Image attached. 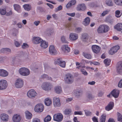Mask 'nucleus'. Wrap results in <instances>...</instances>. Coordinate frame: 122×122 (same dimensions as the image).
Listing matches in <instances>:
<instances>
[{"label":"nucleus","instance_id":"obj_1","mask_svg":"<svg viewBox=\"0 0 122 122\" xmlns=\"http://www.w3.org/2000/svg\"><path fill=\"white\" fill-rule=\"evenodd\" d=\"M109 27L108 25H102L99 26L97 30L99 33H106L109 31Z\"/></svg>","mask_w":122,"mask_h":122},{"label":"nucleus","instance_id":"obj_2","mask_svg":"<svg viewBox=\"0 0 122 122\" xmlns=\"http://www.w3.org/2000/svg\"><path fill=\"white\" fill-rule=\"evenodd\" d=\"M20 74L22 75L27 76L29 74L30 71L27 68L25 67H22L20 68L19 70Z\"/></svg>","mask_w":122,"mask_h":122},{"label":"nucleus","instance_id":"obj_3","mask_svg":"<svg viewBox=\"0 0 122 122\" xmlns=\"http://www.w3.org/2000/svg\"><path fill=\"white\" fill-rule=\"evenodd\" d=\"M66 77L64 79L66 82L68 84L72 83L73 81V78L72 75L70 73L66 74L65 75Z\"/></svg>","mask_w":122,"mask_h":122},{"label":"nucleus","instance_id":"obj_4","mask_svg":"<svg viewBox=\"0 0 122 122\" xmlns=\"http://www.w3.org/2000/svg\"><path fill=\"white\" fill-rule=\"evenodd\" d=\"M41 86L43 89L46 91L50 90L52 87L51 84L47 82L43 83Z\"/></svg>","mask_w":122,"mask_h":122},{"label":"nucleus","instance_id":"obj_5","mask_svg":"<svg viewBox=\"0 0 122 122\" xmlns=\"http://www.w3.org/2000/svg\"><path fill=\"white\" fill-rule=\"evenodd\" d=\"M55 62L62 67L64 68L66 66V62L65 61L62 60L61 58H58L57 59L55 60Z\"/></svg>","mask_w":122,"mask_h":122},{"label":"nucleus","instance_id":"obj_6","mask_svg":"<svg viewBox=\"0 0 122 122\" xmlns=\"http://www.w3.org/2000/svg\"><path fill=\"white\" fill-rule=\"evenodd\" d=\"M63 116L60 113L55 114L53 116V119L54 121L60 122L62 121L63 119Z\"/></svg>","mask_w":122,"mask_h":122},{"label":"nucleus","instance_id":"obj_7","mask_svg":"<svg viewBox=\"0 0 122 122\" xmlns=\"http://www.w3.org/2000/svg\"><path fill=\"white\" fill-rule=\"evenodd\" d=\"M27 95L29 97L33 99L36 96L37 93L34 90L31 89L28 92Z\"/></svg>","mask_w":122,"mask_h":122},{"label":"nucleus","instance_id":"obj_8","mask_svg":"<svg viewBox=\"0 0 122 122\" xmlns=\"http://www.w3.org/2000/svg\"><path fill=\"white\" fill-rule=\"evenodd\" d=\"M7 86V83L6 80L3 79L0 80V90L5 89Z\"/></svg>","mask_w":122,"mask_h":122},{"label":"nucleus","instance_id":"obj_9","mask_svg":"<svg viewBox=\"0 0 122 122\" xmlns=\"http://www.w3.org/2000/svg\"><path fill=\"white\" fill-rule=\"evenodd\" d=\"M44 108V106L42 104H38L35 106V110L36 112H41L43 111Z\"/></svg>","mask_w":122,"mask_h":122},{"label":"nucleus","instance_id":"obj_10","mask_svg":"<svg viewBox=\"0 0 122 122\" xmlns=\"http://www.w3.org/2000/svg\"><path fill=\"white\" fill-rule=\"evenodd\" d=\"M119 49L120 47L119 46H116L111 48L109 52V53L110 54L113 55L117 52Z\"/></svg>","mask_w":122,"mask_h":122},{"label":"nucleus","instance_id":"obj_11","mask_svg":"<svg viewBox=\"0 0 122 122\" xmlns=\"http://www.w3.org/2000/svg\"><path fill=\"white\" fill-rule=\"evenodd\" d=\"M24 85L23 81L22 79H18L17 80L15 83V87L17 88L22 87Z\"/></svg>","mask_w":122,"mask_h":122},{"label":"nucleus","instance_id":"obj_12","mask_svg":"<svg viewBox=\"0 0 122 122\" xmlns=\"http://www.w3.org/2000/svg\"><path fill=\"white\" fill-rule=\"evenodd\" d=\"M117 71L118 73L122 74V61H119L118 62Z\"/></svg>","mask_w":122,"mask_h":122},{"label":"nucleus","instance_id":"obj_13","mask_svg":"<svg viewBox=\"0 0 122 122\" xmlns=\"http://www.w3.org/2000/svg\"><path fill=\"white\" fill-rule=\"evenodd\" d=\"M85 67V66H82L80 65L76 67V68L79 69L82 72V74L85 76L87 75L88 73L86 70L84 69Z\"/></svg>","mask_w":122,"mask_h":122},{"label":"nucleus","instance_id":"obj_14","mask_svg":"<svg viewBox=\"0 0 122 122\" xmlns=\"http://www.w3.org/2000/svg\"><path fill=\"white\" fill-rule=\"evenodd\" d=\"M54 105L55 107H59L61 104L59 98L56 97L53 98Z\"/></svg>","mask_w":122,"mask_h":122},{"label":"nucleus","instance_id":"obj_15","mask_svg":"<svg viewBox=\"0 0 122 122\" xmlns=\"http://www.w3.org/2000/svg\"><path fill=\"white\" fill-rule=\"evenodd\" d=\"M21 118V117L20 115L16 114L13 116L12 120L14 122H20Z\"/></svg>","mask_w":122,"mask_h":122},{"label":"nucleus","instance_id":"obj_16","mask_svg":"<svg viewBox=\"0 0 122 122\" xmlns=\"http://www.w3.org/2000/svg\"><path fill=\"white\" fill-rule=\"evenodd\" d=\"M42 41V40L38 37H34L32 39L33 42L34 44H37L40 43Z\"/></svg>","mask_w":122,"mask_h":122},{"label":"nucleus","instance_id":"obj_17","mask_svg":"<svg viewBox=\"0 0 122 122\" xmlns=\"http://www.w3.org/2000/svg\"><path fill=\"white\" fill-rule=\"evenodd\" d=\"M92 49L93 51L96 53H98L100 51V47L97 46L93 45L92 46Z\"/></svg>","mask_w":122,"mask_h":122},{"label":"nucleus","instance_id":"obj_18","mask_svg":"<svg viewBox=\"0 0 122 122\" xmlns=\"http://www.w3.org/2000/svg\"><path fill=\"white\" fill-rule=\"evenodd\" d=\"M78 35L73 33L70 34L69 36V39L71 41H75L78 38Z\"/></svg>","mask_w":122,"mask_h":122},{"label":"nucleus","instance_id":"obj_19","mask_svg":"<svg viewBox=\"0 0 122 122\" xmlns=\"http://www.w3.org/2000/svg\"><path fill=\"white\" fill-rule=\"evenodd\" d=\"M119 93V90L115 89L113 90L111 92V94L115 98H117Z\"/></svg>","mask_w":122,"mask_h":122},{"label":"nucleus","instance_id":"obj_20","mask_svg":"<svg viewBox=\"0 0 122 122\" xmlns=\"http://www.w3.org/2000/svg\"><path fill=\"white\" fill-rule=\"evenodd\" d=\"M49 53L51 55H55L56 53V51L53 45H51L49 48Z\"/></svg>","mask_w":122,"mask_h":122},{"label":"nucleus","instance_id":"obj_21","mask_svg":"<svg viewBox=\"0 0 122 122\" xmlns=\"http://www.w3.org/2000/svg\"><path fill=\"white\" fill-rule=\"evenodd\" d=\"M114 103L112 102H110L108 105L105 107V109L107 111H109L112 109L113 107Z\"/></svg>","mask_w":122,"mask_h":122},{"label":"nucleus","instance_id":"obj_22","mask_svg":"<svg viewBox=\"0 0 122 122\" xmlns=\"http://www.w3.org/2000/svg\"><path fill=\"white\" fill-rule=\"evenodd\" d=\"M86 9V6L85 4H81L78 5L76 8L77 10L78 11L82 10L84 11Z\"/></svg>","mask_w":122,"mask_h":122},{"label":"nucleus","instance_id":"obj_23","mask_svg":"<svg viewBox=\"0 0 122 122\" xmlns=\"http://www.w3.org/2000/svg\"><path fill=\"white\" fill-rule=\"evenodd\" d=\"M114 29L117 31H122V24L119 23L116 24L114 27Z\"/></svg>","mask_w":122,"mask_h":122},{"label":"nucleus","instance_id":"obj_24","mask_svg":"<svg viewBox=\"0 0 122 122\" xmlns=\"http://www.w3.org/2000/svg\"><path fill=\"white\" fill-rule=\"evenodd\" d=\"M0 118L3 121L6 122L8 119L9 116L5 114L2 113L0 115Z\"/></svg>","mask_w":122,"mask_h":122},{"label":"nucleus","instance_id":"obj_25","mask_svg":"<svg viewBox=\"0 0 122 122\" xmlns=\"http://www.w3.org/2000/svg\"><path fill=\"white\" fill-rule=\"evenodd\" d=\"M41 42L40 46L42 48L45 49L47 47L48 45L47 42L42 40Z\"/></svg>","mask_w":122,"mask_h":122},{"label":"nucleus","instance_id":"obj_26","mask_svg":"<svg viewBox=\"0 0 122 122\" xmlns=\"http://www.w3.org/2000/svg\"><path fill=\"white\" fill-rule=\"evenodd\" d=\"M8 75V72L5 70L1 69L0 70V76L5 77Z\"/></svg>","mask_w":122,"mask_h":122},{"label":"nucleus","instance_id":"obj_27","mask_svg":"<svg viewBox=\"0 0 122 122\" xmlns=\"http://www.w3.org/2000/svg\"><path fill=\"white\" fill-rule=\"evenodd\" d=\"M55 92L57 94L61 93L62 92L61 88V86H57L55 88Z\"/></svg>","mask_w":122,"mask_h":122},{"label":"nucleus","instance_id":"obj_28","mask_svg":"<svg viewBox=\"0 0 122 122\" xmlns=\"http://www.w3.org/2000/svg\"><path fill=\"white\" fill-rule=\"evenodd\" d=\"M76 3V0H72L70 1L66 5V7L67 8L70 7L72 5H74Z\"/></svg>","mask_w":122,"mask_h":122},{"label":"nucleus","instance_id":"obj_29","mask_svg":"<svg viewBox=\"0 0 122 122\" xmlns=\"http://www.w3.org/2000/svg\"><path fill=\"white\" fill-rule=\"evenodd\" d=\"M45 103L46 105L49 106L51 104V101L50 98H47L45 99Z\"/></svg>","mask_w":122,"mask_h":122},{"label":"nucleus","instance_id":"obj_30","mask_svg":"<svg viewBox=\"0 0 122 122\" xmlns=\"http://www.w3.org/2000/svg\"><path fill=\"white\" fill-rule=\"evenodd\" d=\"M82 55L85 58L88 59H90L92 58L91 55L88 53L83 52L82 53Z\"/></svg>","mask_w":122,"mask_h":122},{"label":"nucleus","instance_id":"obj_31","mask_svg":"<svg viewBox=\"0 0 122 122\" xmlns=\"http://www.w3.org/2000/svg\"><path fill=\"white\" fill-rule=\"evenodd\" d=\"M62 49L63 50H65L66 52H69L70 51V48L67 45H63L62 47Z\"/></svg>","mask_w":122,"mask_h":122},{"label":"nucleus","instance_id":"obj_32","mask_svg":"<svg viewBox=\"0 0 122 122\" xmlns=\"http://www.w3.org/2000/svg\"><path fill=\"white\" fill-rule=\"evenodd\" d=\"M107 115L106 114H103L101 116L100 119V122H105Z\"/></svg>","mask_w":122,"mask_h":122},{"label":"nucleus","instance_id":"obj_33","mask_svg":"<svg viewBox=\"0 0 122 122\" xmlns=\"http://www.w3.org/2000/svg\"><path fill=\"white\" fill-rule=\"evenodd\" d=\"M90 19L88 17H87L84 19V21L83 22V24L85 25H87L89 23Z\"/></svg>","mask_w":122,"mask_h":122},{"label":"nucleus","instance_id":"obj_34","mask_svg":"<svg viewBox=\"0 0 122 122\" xmlns=\"http://www.w3.org/2000/svg\"><path fill=\"white\" fill-rule=\"evenodd\" d=\"M26 118L30 119L31 118L32 114L28 111H26L25 112Z\"/></svg>","mask_w":122,"mask_h":122},{"label":"nucleus","instance_id":"obj_35","mask_svg":"<svg viewBox=\"0 0 122 122\" xmlns=\"http://www.w3.org/2000/svg\"><path fill=\"white\" fill-rule=\"evenodd\" d=\"M117 120L118 121L122 122V115L119 112H117Z\"/></svg>","mask_w":122,"mask_h":122},{"label":"nucleus","instance_id":"obj_36","mask_svg":"<svg viewBox=\"0 0 122 122\" xmlns=\"http://www.w3.org/2000/svg\"><path fill=\"white\" fill-rule=\"evenodd\" d=\"M106 3L108 6H111L113 5V3L112 0H106Z\"/></svg>","mask_w":122,"mask_h":122},{"label":"nucleus","instance_id":"obj_37","mask_svg":"<svg viewBox=\"0 0 122 122\" xmlns=\"http://www.w3.org/2000/svg\"><path fill=\"white\" fill-rule=\"evenodd\" d=\"M111 61L110 60L108 59H105L104 61V64L106 66H107L109 65L110 64Z\"/></svg>","mask_w":122,"mask_h":122},{"label":"nucleus","instance_id":"obj_38","mask_svg":"<svg viewBox=\"0 0 122 122\" xmlns=\"http://www.w3.org/2000/svg\"><path fill=\"white\" fill-rule=\"evenodd\" d=\"M14 9L17 12H19L20 10V6L17 4H15L14 5Z\"/></svg>","mask_w":122,"mask_h":122},{"label":"nucleus","instance_id":"obj_39","mask_svg":"<svg viewBox=\"0 0 122 122\" xmlns=\"http://www.w3.org/2000/svg\"><path fill=\"white\" fill-rule=\"evenodd\" d=\"M23 6L25 9L28 11H29L31 8L30 6L29 5H23Z\"/></svg>","mask_w":122,"mask_h":122},{"label":"nucleus","instance_id":"obj_40","mask_svg":"<svg viewBox=\"0 0 122 122\" xmlns=\"http://www.w3.org/2000/svg\"><path fill=\"white\" fill-rule=\"evenodd\" d=\"M122 14H121L120 11L118 10H116L115 12V16L117 18L120 17Z\"/></svg>","mask_w":122,"mask_h":122},{"label":"nucleus","instance_id":"obj_41","mask_svg":"<svg viewBox=\"0 0 122 122\" xmlns=\"http://www.w3.org/2000/svg\"><path fill=\"white\" fill-rule=\"evenodd\" d=\"M51 119V116L49 115H47L44 119L45 122H48L50 121Z\"/></svg>","mask_w":122,"mask_h":122},{"label":"nucleus","instance_id":"obj_42","mask_svg":"<svg viewBox=\"0 0 122 122\" xmlns=\"http://www.w3.org/2000/svg\"><path fill=\"white\" fill-rule=\"evenodd\" d=\"M41 78L42 79H44L46 78V79L48 80L49 79H51V78L50 77H49L46 74H44L41 77Z\"/></svg>","mask_w":122,"mask_h":122},{"label":"nucleus","instance_id":"obj_43","mask_svg":"<svg viewBox=\"0 0 122 122\" xmlns=\"http://www.w3.org/2000/svg\"><path fill=\"white\" fill-rule=\"evenodd\" d=\"M71 110L70 109H66L64 112V113L66 115H68L71 113Z\"/></svg>","mask_w":122,"mask_h":122},{"label":"nucleus","instance_id":"obj_44","mask_svg":"<svg viewBox=\"0 0 122 122\" xmlns=\"http://www.w3.org/2000/svg\"><path fill=\"white\" fill-rule=\"evenodd\" d=\"M0 13L1 15H5L6 13V10L3 9H0Z\"/></svg>","mask_w":122,"mask_h":122},{"label":"nucleus","instance_id":"obj_45","mask_svg":"<svg viewBox=\"0 0 122 122\" xmlns=\"http://www.w3.org/2000/svg\"><path fill=\"white\" fill-rule=\"evenodd\" d=\"M85 114L86 116H89L91 114V112L88 111L87 110H84Z\"/></svg>","mask_w":122,"mask_h":122},{"label":"nucleus","instance_id":"obj_46","mask_svg":"<svg viewBox=\"0 0 122 122\" xmlns=\"http://www.w3.org/2000/svg\"><path fill=\"white\" fill-rule=\"evenodd\" d=\"M61 41L62 42L64 43H66L67 42V41H66L65 37L64 36H63L61 37Z\"/></svg>","mask_w":122,"mask_h":122},{"label":"nucleus","instance_id":"obj_47","mask_svg":"<svg viewBox=\"0 0 122 122\" xmlns=\"http://www.w3.org/2000/svg\"><path fill=\"white\" fill-rule=\"evenodd\" d=\"M21 47L22 48L25 49L29 47V46L26 43H24Z\"/></svg>","mask_w":122,"mask_h":122},{"label":"nucleus","instance_id":"obj_48","mask_svg":"<svg viewBox=\"0 0 122 122\" xmlns=\"http://www.w3.org/2000/svg\"><path fill=\"white\" fill-rule=\"evenodd\" d=\"M74 114L75 115H82L83 113L81 111L75 112H74Z\"/></svg>","mask_w":122,"mask_h":122},{"label":"nucleus","instance_id":"obj_49","mask_svg":"<svg viewBox=\"0 0 122 122\" xmlns=\"http://www.w3.org/2000/svg\"><path fill=\"white\" fill-rule=\"evenodd\" d=\"M109 11L107 10H106L104 11L102 14V16H104L106 14H107Z\"/></svg>","mask_w":122,"mask_h":122},{"label":"nucleus","instance_id":"obj_50","mask_svg":"<svg viewBox=\"0 0 122 122\" xmlns=\"http://www.w3.org/2000/svg\"><path fill=\"white\" fill-rule=\"evenodd\" d=\"M92 120L93 122H98V121L97 118L94 116L92 118Z\"/></svg>","mask_w":122,"mask_h":122},{"label":"nucleus","instance_id":"obj_51","mask_svg":"<svg viewBox=\"0 0 122 122\" xmlns=\"http://www.w3.org/2000/svg\"><path fill=\"white\" fill-rule=\"evenodd\" d=\"M118 86L119 87L121 88L122 87V79L120 81Z\"/></svg>","mask_w":122,"mask_h":122},{"label":"nucleus","instance_id":"obj_52","mask_svg":"<svg viewBox=\"0 0 122 122\" xmlns=\"http://www.w3.org/2000/svg\"><path fill=\"white\" fill-rule=\"evenodd\" d=\"M82 39H86L87 37V34H84L82 36Z\"/></svg>","mask_w":122,"mask_h":122},{"label":"nucleus","instance_id":"obj_53","mask_svg":"<svg viewBox=\"0 0 122 122\" xmlns=\"http://www.w3.org/2000/svg\"><path fill=\"white\" fill-rule=\"evenodd\" d=\"M81 92H77L75 93V95L76 96H79L81 94Z\"/></svg>","mask_w":122,"mask_h":122},{"label":"nucleus","instance_id":"obj_54","mask_svg":"<svg viewBox=\"0 0 122 122\" xmlns=\"http://www.w3.org/2000/svg\"><path fill=\"white\" fill-rule=\"evenodd\" d=\"M81 30V29L79 27L76 28V31L77 32H79Z\"/></svg>","mask_w":122,"mask_h":122},{"label":"nucleus","instance_id":"obj_55","mask_svg":"<svg viewBox=\"0 0 122 122\" xmlns=\"http://www.w3.org/2000/svg\"><path fill=\"white\" fill-rule=\"evenodd\" d=\"M66 14L68 15L69 16H70L72 17H74L75 15V13H67Z\"/></svg>","mask_w":122,"mask_h":122},{"label":"nucleus","instance_id":"obj_56","mask_svg":"<svg viewBox=\"0 0 122 122\" xmlns=\"http://www.w3.org/2000/svg\"><path fill=\"white\" fill-rule=\"evenodd\" d=\"M88 98L90 100L92 99L93 98V97L91 94H89L88 95Z\"/></svg>","mask_w":122,"mask_h":122},{"label":"nucleus","instance_id":"obj_57","mask_svg":"<svg viewBox=\"0 0 122 122\" xmlns=\"http://www.w3.org/2000/svg\"><path fill=\"white\" fill-rule=\"evenodd\" d=\"M15 46L17 47H19L20 46V44L19 43L18 41H15Z\"/></svg>","mask_w":122,"mask_h":122},{"label":"nucleus","instance_id":"obj_58","mask_svg":"<svg viewBox=\"0 0 122 122\" xmlns=\"http://www.w3.org/2000/svg\"><path fill=\"white\" fill-rule=\"evenodd\" d=\"M5 50L6 53H10L11 52V50L9 48H6Z\"/></svg>","mask_w":122,"mask_h":122},{"label":"nucleus","instance_id":"obj_59","mask_svg":"<svg viewBox=\"0 0 122 122\" xmlns=\"http://www.w3.org/2000/svg\"><path fill=\"white\" fill-rule=\"evenodd\" d=\"M6 48H4L0 50L1 53H5Z\"/></svg>","mask_w":122,"mask_h":122},{"label":"nucleus","instance_id":"obj_60","mask_svg":"<svg viewBox=\"0 0 122 122\" xmlns=\"http://www.w3.org/2000/svg\"><path fill=\"white\" fill-rule=\"evenodd\" d=\"M108 122H115V121L113 119L110 118L108 120Z\"/></svg>","mask_w":122,"mask_h":122},{"label":"nucleus","instance_id":"obj_61","mask_svg":"<svg viewBox=\"0 0 122 122\" xmlns=\"http://www.w3.org/2000/svg\"><path fill=\"white\" fill-rule=\"evenodd\" d=\"M40 22L39 21H36L34 22V24L36 26L38 25L40 23Z\"/></svg>","mask_w":122,"mask_h":122},{"label":"nucleus","instance_id":"obj_62","mask_svg":"<svg viewBox=\"0 0 122 122\" xmlns=\"http://www.w3.org/2000/svg\"><path fill=\"white\" fill-rule=\"evenodd\" d=\"M120 0H114L115 3L117 5H119V3L120 2Z\"/></svg>","mask_w":122,"mask_h":122},{"label":"nucleus","instance_id":"obj_63","mask_svg":"<svg viewBox=\"0 0 122 122\" xmlns=\"http://www.w3.org/2000/svg\"><path fill=\"white\" fill-rule=\"evenodd\" d=\"M73 120L74 122H80L79 121H78L77 120V118L76 117H74Z\"/></svg>","mask_w":122,"mask_h":122},{"label":"nucleus","instance_id":"obj_64","mask_svg":"<svg viewBox=\"0 0 122 122\" xmlns=\"http://www.w3.org/2000/svg\"><path fill=\"white\" fill-rule=\"evenodd\" d=\"M33 122H40V120L38 119H35L33 121Z\"/></svg>","mask_w":122,"mask_h":122}]
</instances>
